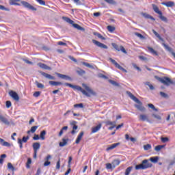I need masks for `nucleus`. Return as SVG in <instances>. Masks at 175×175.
<instances>
[{
    "label": "nucleus",
    "instance_id": "f257e3e1",
    "mask_svg": "<svg viewBox=\"0 0 175 175\" xmlns=\"http://www.w3.org/2000/svg\"><path fill=\"white\" fill-rule=\"evenodd\" d=\"M64 85H66V87H70V88H75L77 91H80L83 94V95H85V96H88V98L91 97V95H92L93 96H95V95H96V92H95L92 89H91V88L84 83L82 84V86L84 89H83V88H81V86L73 85L68 83H65Z\"/></svg>",
    "mask_w": 175,
    "mask_h": 175
},
{
    "label": "nucleus",
    "instance_id": "f03ea898",
    "mask_svg": "<svg viewBox=\"0 0 175 175\" xmlns=\"http://www.w3.org/2000/svg\"><path fill=\"white\" fill-rule=\"evenodd\" d=\"M127 94L131 99L134 100V102H136V103H138V105H135L136 109L139 110V111H146V107L143 106V103H142V101L139 100V99L137 98L136 96H135V95H133L131 92H127Z\"/></svg>",
    "mask_w": 175,
    "mask_h": 175
},
{
    "label": "nucleus",
    "instance_id": "7ed1b4c3",
    "mask_svg": "<svg viewBox=\"0 0 175 175\" xmlns=\"http://www.w3.org/2000/svg\"><path fill=\"white\" fill-rule=\"evenodd\" d=\"M150 167H152V163L148 159H144L141 164L135 165V170H146V169H150Z\"/></svg>",
    "mask_w": 175,
    "mask_h": 175
},
{
    "label": "nucleus",
    "instance_id": "20e7f679",
    "mask_svg": "<svg viewBox=\"0 0 175 175\" xmlns=\"http://www.w3.org/2000/svg\"><path fill=\"white\" fill-rule=\"evenodd\" d=\"M154 77L156 80H158V81L162 84H164V85H167V87H169L170 84H174V82L168 77H159L158 76H155Z\"/></svg>",
    "mask_w": 175,
    "mask_h": 175
},
{
    "label": "nucleus",
    "instance_id": "39448f33",
    "mask_svg": "<svg viewBox=\"0 0 175 175\" xmlns=\"http://www.w3.org/2000/svg\"><path fill=\"white\" fill-rule=\"evenodd\" d=\"M152 6L154 12L159 14L160 20H161V21H164V23H167V18L163 15L162 11L159 10V8H158V5L152 4Z\"/></svg>",
    "mask_w": 175,
    "mask_h": 175
},
{
    "label": "nucleus",
    "instance_id": "423d86ee",
    "mask_svg": "<svg viewBox=\"0 0 175 175\" xmlns=\"http://www.w3.org/2000/svg\"><path fill=\"white\" fill-rule=\"evenodd\" d=\"M21 3L23 5V6H24V8L28 9V10H32L33 12H36V10H38L36 8L33 7V5H31V3L25 1H21Z\"/></svg>",
    "mask_w": 175,
    "mask_h": 175
},
{
    "label": "nucleus",
    "instance_id": "0eeeda50",
    "mask_svg": "<svg viewBox=\"0 0 175 175\" xmlns=\"http://www.w3.org/2000/svg\"><path fill=\"white\" fill-rule=\"evenodd\" d=\"M111 46L113 47V49H115V50H116V51H122V53L126 54V50H125V48H124L122 45L118 46V44L116 43H112Z\"/></svg>",
    "mask_w": 175,
    "mask_h": 175
},
{
    "label": "nucleus",
    "instance_id": "6e6552de",
    "mask_svg": "<svg viewBox=\"0 0 175 175\" xmlns=\"http://www.w3.org/2000/svg\"><path fill=\"white\" fill-rule=\"evenodd\" d=\"M9 95L10 96H12L13 98V99L14 100H16V102H18L20 100V97L18 96V94H17V92L13 91V90H11L10 92H9Z\"/></svg>",
    "mask_w": 175,
    "mask_h": 175
},
{
    "label": "nucleus",
    "instance_id": "1a4fd4ad",
    "mask_svg": "<svg viewBox=\"0 0 175 175\" xmlns=\"http://www.w3.org/2000/svg\"><path fill=\"white\" fill-rule=\"evenodd\" d=\"M92 43H94V44H95L98 47H100V49H107V46H106V44L101 43L99 41H96V40H92Z\"/></svg>",
    "mask_w": 175,
    "mask_h": 175
},
{
    "label": "nucleus",
    "instance_id": "9d476101",
    "mask_svg": "<svg viewBox=\"0 0 175 175\" xmlns=\"http://www.w3.org/2000/svg\"><path fill=\"white\" fill-rule=\"evenodd\" d=\"M55 74L59 79H63L64 80H70V81L72 80V78L68 76V75H63V74H61V73H58V72H55Z\"/></svg>",
    "mask_w": 175,
    "mask_h": 175
},
{
    "label": "nucleus",
    "instance_id": "9b49d317",
    "mask_svg": "<svg viewBox=\"0 0 175 175\" xmlns=\"http://www.w3.org/2000/svg\"><path fill=\"white\" fill-rule=\"evenodd\" d=\"M100 128H102V123H99L95 127H92L91 134L96 133V132H98L100 130Z\"/></svg>",
    "mask_w": 175,
    "mask_h": 175
},
{
    "label": "nucleus",
    "instance_id": "f8f14e48",
    "mask_svg": "<svg viewBox=\"0 0 175 175\" xmlns=\"http://www.w3.org/2000/svg\"><path fill=\"white\" fill-rule=\"evenodd\" d=\"M76 124H77V122H76V121H73L72 123L71 124V125H73L72 130L71 131L72 135H75V134L77 133V131H77V129H78L79 126L76 125Z\"/></svg>",
    "mask_w": 175,
    "mask_h": 175
},
{
    "label": "nucleus",
    "instance_id": "ddd939ff",
    "mask_svg": "<svg viewBox=\"0 0 175 175\" xmlns=\"http://www.w3.org/2000/svg\"><path fill=\"white\" fill-rule=\"evenodd\" d=\"M40 74L46 79H49V80H55V77H53L51 75L47 74L44 72H40Z\"/></svg>",
    "mask_w": 175,
    "mask_h": 175
},
{
    "label": "nucleus",
    "instance_id": "4468645a",
    "mask_svg": "<svg viewBox=\"0 0 175 175\" xmlns=\"http://www.w3.org/2000/svg\"><path fill=\"white\" fill-rule=\"evenodd\" d=\"M120 144H121L120 142H118V143H115L111 145H109L107 148L106 151H110L111 150H114V148H116V147H118V146H120Z\"/></svg>",
    "mask_w": 175,
    "mask_h": 175
},
{
    "label": "nucleus",
    "instance_id": "2eb2a0df",
    "mask_svg": "<svg viewBox=\"0 0 175 175\" xmlns=\"http://www.w3.org/2000/svg\"><path fill=\"white\" fill-rule=\"evenodd\" d=\"M111 62L116 66V68H118V69H120V70H124V68L121 66L117 62L111 58L109 59Z\"/></svg>",
    "mask_w": 175,
    "mask_h": 175
},
{
    "label": "nucleus",
    "instance_id": "dca6fc26",
    "mask_svg": "<svg viewBox=\"0 0 175 175\" xmlns=\"http://www.w3.org/2000/svg\"><path fill=\"white\" fill-rule=\"evenodd\" d=\"M0 121L5 124V125H10V122L5 116L0 115Z\"/></svg>",
    "mask_w": 175,
    "mask_h": 175
},
{
    "label": "nucleus",
    "instance_id": "f3484780",
    "mask_svg": "<svg viewBox=\"0 0 175 175\" xmlns=\"http://www.w3.org/2000/svg\"><path fill=\"white\" fill-rule=\"evenodd\" d=\"M83 136H84V131H81L78 135V136L76 139V141H75L76 144H79L80 143V142H81V139H83Z\"/></svg>",
    "mask_w": 175,
    "mask_h": 175
},
{
    "label": "nucleus",
    "instance_id": "a211bd4d",
    "mask_svg": "<svg viewBox=\"0 0 175 175\" xmlns=\"http://www.w3.org/2000/svg\"><path fill=\"white\" fill-rule=\"evenodd\" d=\"M38 65L42 69H45L46 70H51V67L46 65L43 63H38Z\"/></svg>",
    "mask_w": 175,
    "mask_h": 175
},
{
    "label": "nucleus",
    "instance_id": "6ab92c4d",
    "mask_svg": "<svg viewBox=\"0 0 175 175\" xmlns=\"http://www.w3.org/2000/svg\"><path fill=\"white\" fill-rule=\"evenodd\" d=\"M139 121H143V122H144V121H147V122L150 121L148 120V116L147 115H146V114H140L139 116Z\"/></svg>",
    "mask_w": 175,
    "mask_h": 175
},
{
    "label": "nucleus",
    "instance_id": "aec40b11",
    "mask_svg": "<svg viewBox=\"0 0 175 175\" xmlns=\"http://www.w3.org/2000/svg\"><path fill=\"white\" fill-rule=\"evenodd\" d=\"M32 147L33 151L38 152V150H39L40 148V144L39 142H35L33 144Z\"/></svg>",
    "mask_w": 175,
    "mask_h": 175
},
{
    "label": "nucleus",
    "instance_id": "412c9836",
    "mask_svg": "<svg viewBox=\"0 0 175 175\" xmlns=\"http://www.w3.org/2000/svg\"><path fill=\"white\" fill-rule=\"evenodd\" d=\"M69 142V138H63L62 142L59 143V147H65L66 144H68V142Z\"/></svg>",
    "mask_w": 175,
    "mask_h": 175
},
{
    "label": "nucleus",
    "instance_id": "4be33fe9",
    "mask_svg": "<svg viewBox=\"0 0 175 175\" xmlns=\"http://www.w3.org/2000/svg\"><path fill=\"white\" fill-rule=\"evenodd\" d=\"M162 5H164V6H167V8H173V6H174V2L173 1L163 2L162 3Z\"/></svg>",
    "mask_w": 175,
    "mask_h": 175
},
{
    "label": "nucleus",
    "instance_id": "5701e85b",
    "mask_svg": "<svg viewBox=\"0 0 175 175\" xmlns=\"http://www.w3.org/2000/svg\"><path fill=\"white\" fill-rule=\"evenodd\" d=\"M50 85H53L55 87H58V85H62V83L59 81H49Z\"/></svg>",
    "mask_w": 175,
    "mask_h": 175
},
{
    "label": "nucleus",
    "instance_id": "b1692460",
    "mask_svg": "<svg viewBox=\"0 0 175 175\" xmlns=\"http://www.w3.org/2000/svg\"><path fill=\"white\" fill-rule=\"evenodd\" d=\"M17 2H20V0H9L10 5H14L15 6H21V5Z\"/></svg>",
    "mask_w": 175,
    "mask_h": 175
},
{
    "label": "nucleus",
    "instance_id": "393cba45",
    "mask_svg": "<svg viewBox=\"0 0 175 175\" xmlns=\"http://www.w3.org/2000/svg\"><path fill=\"white\" fill-rule=\"evenodd\" d=\"M38 128H39V126H32L31 128V129L27 131V133L29 134L30 132L31 133H35V132H36V129H38Z\"/></svg>",
    "mask_w": 175,
    "mask_h": 175
},
{
    "label": "nucleus",
    "instance_id": "a878e982",
    "mask_svg": "<svg viewBox=\"0 0 175 175\" xmlns=\"http://www.w3.org/2000/svg\"><path fill=\"white\" fill-rule=\"evenodd\" d=\"M72 26L74 27V28H76L79 31H84V28L77 23H72Z\"/></svg>",
    "mask_w": 175,
    "mask_h": 175
},
{
    "label": "nucleus",
    "instance_id": "bb28decb",
    "mask_svg": "<svg viewBox=\"0 0 175 175\" xmlns=\"http://www.w3.org/2000/svg\"><path fill=\"white\" fill-rule=\"evenodd\" d=\"M68 126H64L62 128V129L60 130L58 136L59 137H61V136H62V135H64V131H68Z\"/></svg>",
    "mask_w": 175,
    "mask_h": 175
},
{
    "label": "nucleus",
    "instance_id": "cd10ccee",
    "mask_svg": "<svg viewBox=\"0 0 175 175\" xmlns=\"http://www.w3.org/2000/svg\"><path fill=\"white\" fill-rule=\"evenodd\" d=\"M121 163V161L118 159H115L112 161L113 167H116V166H118Z\"/></svg>",
    "mask_w": 175,
    "mask_h": 175
},
{
    "label": "nucleus",
    "instance_id": "c85d7f7f",
    "mask_svg": "<svg viewBox=\"0 0 175 175\" xmlns=\"http://www.w3.org/2000/svg\"><path fill=\"white\" fill-rule=\"evenodd\" d=\"M152 31L154 35H155V36L157 38H158V39H159V40H161L162 42H163V38H162V37H161V35H159V33H158V32H157V31H155L154 29H152Z\"/></svg>",
    "mask_w": 175,
    "mask_h": 175
},
{
    "label": "nucleus",
    "instance_id": "c756f323",
    "mask_svg": "<svg viewBox=\"0 0 175 175\" xmlns=\"http://www.w3.org/2000/svg\"><path fill=\"white\" fill-rule=\"evenodd\" d=\"M148 50L153 55H158V52L157 51L154 50L152 47H148Z\"/></svg>",
    "mask_w": 175,
    "mask_h": 175
},
{
    "label": "nucleus",
    "instance_id": "7c9ffc66",
    "mask_svg": "<svg viewBox=\"0 0 175 175\" xmlns=\"http://www.w3.org/2000/svg\"><path fill=\"white\" fill-rule=\"evenodd\" d=\"M132 169H133V167H132V166L128 167L125 170L124 175L131 174V172H132Z\"/></svg>",
    "mask_w": 175,
    "mask_h": 175
},
{
    "label": "nucleus",
    "instance_id": "2f4dec72",
    "mask_svg": "<svg viewBox=\"0 0 175 175\" xmlns=\"http://www.w3.org/2000/svg\"><path fill=\"white\" fill-rule=\"evenodd\" d=\"M40 137L41 140H44V139H46V131H41L40 134Z\"/></svg>",
    "mask_w": 175,
    "mask_h": 175
},
{
    "label": "nucleus",
    "instance_id": "473e14b6",
    "mask_svg": "<svg viewBox=\"0 0 175 175\" xmlns=\"http://www.w3.org/2000/svg\"><path fill=\"white\" fill-rule=\"evenodd\" d=\"M31 163H32V159L31 158H28L26 163V167L27 169H29L31 167Z\"/></svg>",
    "mask_w": 175,
    "mask_h": 175
},
{
    "label": "nucleus",
    "instance_id": "72a5a7b5",
    "mask_svg": "<svg viewBox=\"0 0 175 175\" xmlns=\"http://www.w3.org/2000/svg\"><path fill=\"white\" fill-rule=\"evenodd\" d=\"M63 20L64 21H66V23H68L69 24H72L73 25V23H75L72 20H71L70 18H68V17H65V16H63Z\"/></svg>",
    "mask_w": 175,
    "mask_h": 175
},
{
    "label": "nucleus",
    "instance_id": "f704fd0d",
    "mask_svg": "<svg viewBox=\"0 0 175 175\" xmlns=\"http://www.w3.org/2000/svg\"><path fill=\"white\" fill-rule=\"evenodd\" d=\"M152 148V146H151V144H146V145H144V150L145 151H148V150H151Z\"/></svg>",
    "mask_w": 175,
    "mask_h": 175
},
{
    "label": "nucleus",
    "instance_id": "c9c22d12",
    "mask_svg": "<svg viewBox=\"0 0 175 175\" xmlns=\"http://www.w3.org/2000/svg\"><path fill=\"white\" fill-rule=\"evenodd\" d=\"M143 16L145 17V18H149L150 20H152V21H155V19L150 14H144Z\"/></svg>",
    "mask_w": 175,
    "mask_h": 175
},
{
    "label": "nucleus",
    "instance_id": "e433bc0d",
    "mask_svg": "<svg viewBox=\"0 0 175 175\" xmlns=\"http://www.w3.org/2000/svg\"><path fill=\"white\" fill-rule=\"evenodd\" d=\"M77 73H78L79 76H83V75H85V71L81 68H79L77 70Z\"/></svg>",
    "mask_w": 175,
    "mask_h": 175
},
{
    "label": "nucleus",
    "instance_id": "4c0bfd02",
    "mask_svg": "<svg viewBox=\"0 0 175 175\" xmlns=\"http://www.w3.org/2000/svg\"><path fill=\"white\" fill-rule=\"evenodd\" d=\"M0 142H1V143H3V146H4L5 147L10 146V144L5 142V140H3V139H2V138L0 139Z\"/></svg>",
    "mask_w": 175,
    "mask_h": 175
},
{
    "label": "nucleus",
    "instance_id": "58836bf2",
    "mask_svg": "<svg viewBox=\"0 0 175 175\" xmlns=\"http://www.w3.org/2000/svg\"><path fill=\"white\" fill-rule=\"evenodd\" d=\"M163 147H165V146L158 145V146H155L154 150L159 152V151L161 150L162 148H163Z\"/></svg>",
    "mask_w": 175,
    "mask_h": 175
},
{
    "label": "nucleus",
    "instance_id": "ea45409f",
    "mask_svg": "<svg viewBox=\"0 0 175 175\" xmlns=\"http://www.w3.org/2000/svg\"><path fill=\"white\" fill-rule=\"evenodd\" d=\"M158 159H159V158L158 157H150V161L151 162H153V163H157V162H158Z\"/></svg>",
    "mask_w": 175,
    "mask_h": 175
},
{
    "label": "nucleus",
    "instance_id": "a19ab883",
    "mask_svg": "<svg viewBox=\"0 0 175 175\" xmlns=\"http://www.w3.org/2000/svg\"><path fill=\"white\" fill-rule=\"evenodd\" d=\"M109 83H110V84H112V85H114L115 87H118V85H120V84L116 81H113L111 79L109 80Z\"/></svg>",
    "mask_w": 175,
    "mask_h": 175
},
{
    "label": "nucleus",
    "instance_id": "79ce46f5",
    "mask_svg": "<svg viewBox=\"0 0 175 175\" xmlns=\"http://www.w3.org/2000/svg\"><path fill=\"white\" fill-rule=\"evenodd\" d=\"M116 121L111 122L110 120H108L105 122V124L107 126H108L109 125H111V126L116 125Z\"/></svg>",
    "mask_w": 175,
    "mask_h": 175
},
{
    "label": "nucleus",
    "instance_id": "37998d69",
    "mask_svg": "<svg viewBox=\"0 0 175 175\" xmlns=\"http://www.w3.org/2000/svg\"><path fill=\"white\" fill-rule=\"evenodd\" d=\"M36 84L38 88H40L41 90H43L44 88V85H43L41 83H39L38 81L36 82Z\"/></svg>",
    "mask_w": 175,
    "mask_h": 175
},
{
    "label": "nucleus",
    "instance_id": "c03bdc74",
    "mask_svg": "<svg viewBox=\"0 0 175 175\" xmlns=\"http://www.w3.org/2000/svg\"><path fill=\"white\" fill-rule=\"evenodd\" d=\"M148 106L154 111H158V109L155 108V106L153 104H148Z\"/></svg>",
    "mask_w": 175,
    "mask_h": 175
},
{
    "label": "nucleus",
    "instance_id": "a18cd8bd",
    "mask_svg": "<svg viewBox=\"0 0 175 175\" xmlns=\"http://www.w3.org/2000/svg\"><path fill=\"white\" fill-rule=\"evenodd\" d=\"M107 29L109 32H114V31H116V27L111 25H109L107 26Z\"/></svg>",
    "mask_w": 175,
    "mask_h": 175
},
{
    "label": "nucleus",
    "instance_id": "49530a36",
    "mask_svg": "<svg viewBox=\"0 0 175 175\" xmlns=\"http://www.w3.org/2000/svg\"><path fill=\"white\" fill-rule=\"evenodd\" d=\"M8 169H9L10 170H12V172H14V167L13 166L12 163H8Z\"/></svg>",
    "mask_w": 175,
    "mask_h": 175
},
{
    "label": "nucleus",
    "instance_id": "de8ad7c7",
    "mask_svg": "<svg viewBox=\"0 0 175 175\" xmlns=\"http://www.w3.org/2000/svg\"><path fill=\"white\" fill-rule=\"evenodd\" d=\"M74 107L75 109H77V108H80V109H83V107H84V105H83V103H79V104H75L74 105Z\"/></svg>",
    "mask_w": 175,
    "mask_h": 175
},
{
    "label": "nucleus",
    "instance_id": "09e8293b",
    "mask_svg": "<svg viewBox=\"0 0 175 175\" xmlns=\"http://www.w3.org/2000/svg\"><path fill=\"white\" fill-rule=\"evenodd\" d=\"M39 4L42 5V6H46V1L43 0H36Z\"/></svg>",
    "mask_w": 175,
    "mask_h": 175
},
{
    "label": "nucleus",
    "instance_id": "8fccbe9b",
    "mask_svg": "<svg viewBox=\"0 0 175 175\" xmlns=\"http://www.w3.org/2000/svg\"><path fill=\"white\" fill-rule=\"evenodd\" d=\"M160 95L162 98H169V95L163 92H160Z\"/></svg>",
    "mask_w": 175,
    "mask_h": 175
},
{
    "label": "nucleus",
    "instance_id": "3c124183",
    "mask_svg": "<svg viewBox=\"0 0 175 175\" xmlns=\"http://www.w3.org/2000/svg\"><path fill=\"white\" fill-rule=\"evenodd\" d=\"M94 35H96V36L99 38L101 39L102 40H105V37H103V36H102V34L99 33H94Z\"/></svg>",
    "mask_w": 175,
    "mask_h": 175
},
{
    "label": "nucleus",
    "instance_id": "603ef678",
    "mask_svg": "<svg viewBox=\"0 0 175 175\" xmlns=\"http://www.w3.org/2000/svg\"><path fill=\"white\" fill-rule=\"evenodd\" d=\"M61 167V159H59L56 163V169L59 170Z\"/></svg>",
    "mask_w": 175,
    "mask_h": 175
},
{
    "label": "nucleus",
    "instance_id": "864d4df0",
    "mask_svg": "<svg viewBox=\"0 0 175 175\" xmlns=\"http://www.w3.org/2000/svg\"><path fill=\"white\" fill-rule=\"evenodd\" d=\"M163 47H165V50H167L168 51H172V48L170 46H167V44L163 43L162 44Z\"/></svg>",
    "mask_w": 175,
    "mask_h": 175
},
{
    "label": "nucleus",
    "instance_id": "5fc2aeb1",
    "mask_svg": "<svg viewBox=\"0 0 175 175\" xmlns=\"http://www.w3.org/2000/svg\"><path fill=\"white\" fill-rule=\"evenodd\" d=\"M5 106H6L7 109L10 108L12 107V102H10V100L6 101Z\"/></svg>",
    "mask_w": 175,
    "mask_h": 175
},
{
    "label": "nucleus",
    "instance_id": "6e6d98bb",
    "mask_svg": "<svg viewBox=\"0 0 175 175\" xmlns=\"http://www.w3.org/2000/svg\"><path fill=\"white\" fill-rule=\"evenodd\" d=\"M105 166H106V169L107 170L113 169V165L110 163H106Z\"/></svg>",
    "mask_w": 175,
    "mask_h": 175
},
{
    "label": "nucleus",
    "instance_id": "4d7b16f0",
    "mask_svg": "<svg viewBox=\"0 0 175 175\" xmlns=\"http://www.w3.org/2000/svg\"><path fill=\"white\" fill-rule=\"evenodd\" d=\"M107 3H109V5H114L116 3V1L114 0H104Z\"/></svg>",
    "mask_w": 175,
    "mask_h": 175
},
{
    "label": "nucleus",
    "instance_id": "13d9d810",
    "mask_svg": "<svg viewBox=\"0 0 175 175\" xmlns=\"http://www.w3.org/2000/svg\"><path fill=\"white\" fill-rule=\"evenodd\" d=\"M72 161H73V157H72V156H70L68 157V167H70V164L72 163Z\"/></svg>",
    "mask_w": 175,
    "mask_h": 175
},
{
    "label": "nucleus",
    "instance_id": "bf43d9fd",
    "mask_svg": "<svg viewBox=\"0 0 175 175\" xmlns=\"http://www.w3.org/2000/svg\"><path fill=\"white\" fill-rule=\"evenodd\" d=\"M28 140H29V136L23 137L22 139V142H23V143H27Z\"/></svg>",
    "mask_w": 175,
    "mask_h": 175
},
{
    "label": "nucleus",
    "instance_id": "052dcab7",
    "mask_svg": "<svg viewBox=\"0 0 175 175\" xmlns=\"http://www.w3.org/2000/svg\"><path fill=\"white\" fill-rule=\"evenodd\" d=\"M23 61H24V62H25L26 64H28L29 65H33V63L27 59H22Z\"/></svg>",
    "mask_w": 175,
    "mask_h": 175
},
{
    "label": "nucleus",
    "instance_id": "680f3d73",
    "mask_svg": "<svg viewBox=\"0 0 175 175\" xmlns=\"http://www.w3.org/2000/svg\"><path fill=\"white\" fill-rule=\"evenodd\" d=\"M35 98L40 96V92H35L33 94Z\"/></svg>",
    "mask_w": 175,
    "mask_h": 175
},
{
    "label": "nucleus",
    "instance_id": "e2e57ef3",
    "mask_svg": "<svg viewBox=\"0 0 175 175\" xmlns=\"http://www.w3.org/2000/svg\"><path fill=\"white\" fill-rule=\"evenodd\" d=\"M161 142H163V143H166V142H169V138L168 137H162L161 138Z\"/></svg>",
    "mask_w": 175,
    "mask_h": 175
},
{
    "label": "nucleus",
    "instance_id": "0e129e2a",
    "mask_svg": "<svg viewBox=\"0 0 175 175\" xmlns=\"http://www.w3.org/2000/svg\"><path fill=\"white\" fill-rule=\"evenodd\" d=\"M146 85H148L150 90H152L154 89V85L150 84V82H147V83H146Z\"/></svg>",
    "mask_w": 175,
    "mask_h": 175
},
{
    "label": "nucleus",
    "instance_id": "69168bd1",
    "mask_svg": "<svg viewBox=\"0 0 175 175\" xmlns=\"http://www.w3.org/2000/svg\"><path fill=\"white\" fill-rule=\"evenodd\" d=\"M39 135L35 134L34 137H33V140H39Z\"/></svg>",
    "mask_w": 175,
    "mask_h": 175
},
{
    "label": "nucleus",
    "instance_id": "338daca9",
    "mask_svg": "<svg viewBox=\"0 0 175 175\" xmlns=\"http://www.w3.org/2000/svg\"><path fill=\"white\" fill-rule=\"evenodd\" d=\"M174 164H175V156L174 157V159L170 161V166H173V165Z\"/></svg>",
    "mask_w": 175,
    "mask_h": 175
},
{
    "label": "nucleus",
    "instance_id": "774afa93",
    "mask_svg": "<svg viewBox=\"0 0 175 175\" xmlns=\"http://www.w3.org/2000/svg\"><path fill=\"white\" fill-rule=\"evenodd\" d=\"M174 164H175V156L174 157V159L170 161V166H173V165Z\"/></svg>",
    "mask_w": 175,
    "mask_h": 175
}]
</instances>
